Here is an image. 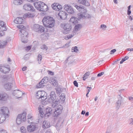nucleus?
<instances>
[{"instance_id": "obj_1", "label": "nucleus", "mask_w": 133, "mask_h": 133, "mask_svg": "<svg viewBox=\"0 0 133 133\" xmlns=\"http://www.w3.org/2000/svg\"><path fill=\"white\" fill-rule=\"evenodd\" d=\"M42 21L43 25L47 28H51L55 25V20L53 17L50 16H45L43 18Z\"/></svg>"}, {"instance_id": "obj_2", "label": "nucleus", "mask_w": 133, "mask_h": 133, "mask_svg": "<svg viewBox=\"0 0 133 133\" xmlns=\"http://www.w3.org/2000/svg\"><path fill=\"white\" fill-rule=\"evenodd\" d=\"M17 27L20 29L19 34L21 38L22 42L24 43H27L28 41L27 39L28 33L26 31V27L22 25H18Z\"/></svg>"}, {"instance_id": "obj_3", "label": "nucleus", "mask_w": 133, "mask_h": 133, "mask_svg": "<svg viewBox=\"0 0 133 133\" xmlns=\"http://www.w3.org/2000/svg\"><path fill=\"white\" fill-rule=\"evenodd\" d=\"M75 6L81 12L78 14V18L79 19L89 18L90 17V15L87 13V10L84 9L83 6H79L77 5H75Z\"/></svg>"}, {"instance_id": "obj_4", "label": "nucleus", "mask_w": 133, "mask_h": 133, "mask_svg": "<svg viewBox=\"0 0 133 133\" xmlns=\"http://www.w3.org/2000/svg\"><path fill=\"white\" fill-rule=\"evenodd\" d=\"M49 98L48 99V102L51 103L52 107L53 108H55L59 103L58 101L55 100L56 96L54 91H51L50 93V96H49Z\"/></svg>"}, {"instance_id": "obj_5", "label": "nucleus", "mask_w": 133, "mask_h": 133, "mask_svg": "<svg viewBox=\"0 0 133 133\" xmlns=\"http://www.w3.org/2000/svg\"><path fill=\"white\" fill-rule=\"evenodd\" d=\"M34 5L35 8L39 11H46L48 10V6L41 1L35 2Z\"/></svg>"}, {"instance_id": "obj_6", "label": "nucleus", "mask_w": 133, "mask_h": 133, "mask_svg": "<svg viewBox=\"0 0 133 133\" xmlns=\"http://www.w3.org/2000/svg\"><path fill=\"white\" fill-rule=\"evenodd\" d=\"M32 28L34 31L39 33L45 32L47 30L46 28L37 24H34Z\"/></svg>"}, {"instance_id": "obj_7", "label": "nucleus", "mask_w": 133, "mask_h": 133, "mask_svg": "<svg viewBox=\"0 0 133 133\" xmlns=\"http://www.w3.org/2000/svg\"><path fill=\"white\" fill-rule=\"evenodd\" d=\"M26 115V113L25 112H23L22 114L18 115L16 119L17 123L19 124L25 121Z\"/></svg>"}, {"instance_id": "obj_8", "label": "nucleus", "mask_w": 133, "mask_h": 133, "mask_svg": "<svg viewBox=\"0 0 133 133\" xmlns=\"http://www.w3.org/2000/svg\"><path fill=\"white\" fill-rule=\"evenodd\" d=\"M55 107L56 108L54 112L53 116L54 117H57L62 113L63 107L61 105L58 104Z\"/></svg>"}, {"instance_id": "obj_9", "label": "nucleus", "mask_w": 133, "mask_h": 133, "mask_svg": "<svg viewBox=\"0 0 133 133\" xmlns=\"http://www.w3.org/2000/svg\"><path fill=\"white\" fill-rule=\"evenodd\" d=\"M48 81V78L47 77H45L41 80V81L38 84L37 87V88H41L45 86L44 84L47 83Z\"/></svg>"}, {"instance_id": "obj_10", "label": "nucleus", "mask_w": 133, "mask_h": 133, "mask_svg": "<svg viewBox=\"0 0 133 133\" xmlns=\"http://www.w3.org/2000/svg\"><path fill=\"white\" fill-rule=\"evenodd\" d=\"M23 9L26 11H34L35 10L33 6L30 4H24L23 6Z\"/></svg>"}, {"instance_id": "obj_11", "label": "nucleus", "mask_w": 133, "mask_h": 133, "mask_svg": "<svg viewBox=\"0 0 133 133\" xmlns=\"http://www.w3.org/2000/svg\"><path fill=\"white\" fill-rule=\"evenodd\" d=\"M0 67V71L4 74L8 73L10 70V67L9 65Z\"/></svg>"}, {"instance_id": "obj_12", "label": "nucleus", "mask_w": 133, "mask_h": 133, "mask_svg": "<svg viewBox=\"0 0 133 133\" xmlns=\"http://www.w3.org/2000/svg\"><path fill=\"white\" fill-rule=\"evenodd\" d=\"M52 8L56 11H59L62 9V6L58 3H54L51 5Z\"/></svg>"}, {"instance_id": "obj_13", "label": "nucleus", "mask_w": 133, "mask_h": 133, "mask_svg": "<svg viewBox=\"0 0 133 133\" xmlns=\"http://www.w3.org/2000/svg\"><path fill=\"white\" fill-rule=\"evenodd\" d=\"M2 114L3 115L6 117H8V113H9V110L8 108L7 107H2L1 109Z\"/></svg>"}, {"instance_id": "obj_14", "label": "nucleus", "mask_w": 133, "mask_h": 133, "mask_svg": "<svg viewBox=\"0 0 133 133\" xmlns=\"http://www.w3.org/2000/svg\"><path fill=\"white\" fill-rule=\"evenodd\" d=\"M13 95L15 96L17 98H19L21 97L23 93L22 92L18 90H14L13 92Z\"/></svg>"}, {"instance_id": "obj_15", "label": "nucleus", "mask_w": 133, "mask_h": 133, "mask_svg": "<svg viewBox=\"0 0 133 133\" xmlns=\"http://www.w3.org/2000/svg\"><path fill=\"white\" fill-rule=\"evenodd\" d=\"M118 100L116 103V107L119 109L122 105L123 100L122 96L120 95L118 96Z\"/></svg>"}, {"instance_id": "obj_16", "label": "nucleus", "mask_w": 133, "mask_h": 133, "mask_svg": "<svg viewBox=\"0 0 133 133\" xmlns=\"http://www.w3.org/2000/svg\"><path fill=\"white\" fill-rule=\"evenodd\" d=\"M66 13L65 12L63 11H61L58 14L59 17L60 18L62 19H65L66 18Z\"/></svg>"}, {"instance_id": "obj_17", "label": "nucleus", "mask_w": 133, "mask_h": 133, "mask_svg": "<svg viewBox=\"0 0 133 133\" xmlns=\"http://www.w3.org/2000/svg\"><path fill=\"white\" fill-rule=\"evenodd\" d=\"M8 97V95L5 93L0 94V100L5 101Z\"/></svg>"}, {"instance_id": "obj_18", "label": "nucleus", "mask_w": 133, "mask_h": 133, "mask_svg": "<svg viewBox=\"0 0 133 133\" xmlns=\"http://www.w3.org/2000/svg\"><path fill=\"white\" fill-rule=\"evenodd\" d=\"M62 32L64 34H66V23H62L61 24Z\"/></svg>"}, {"instance_id": "obj_19", "label": "nucleus", "mask_w": 133, "mask_h": 133, "mask_svg": "<svg viewBox=\"0 0 133 133\" xmlns=\"http://www.w3.org/2000/svg\"><path fill=\"white\" fill-rule=\"evenodd\" d=\"M0 30L3 31H5L7 30L6 25L4 22L0 21Z\"/></svg>"}, {"instance_id": "obj_20", "label": "nucleus", "mask_w": 133, "mask_h": 133, "mask_svg": "<svg viewBox=\"0 0 133 133\" xmlns=\"http://www.w3.org/2000/svg\"><path fill=\"white\" fill-rule=\"evenodd\" d=\"M23 22L22 18L21 17H18L16 18L14 21V23L17 24H20Z\"/></svg>"}, {"instance_id": "obj_21", "label": "nucleus", "mask_w": 133, "mask_h": 133, "mask_svg": "<svg viewBox=\"0 0 133 133\" xmlns=\"http://www.w3.org/2000/svg\"><path fill=\"white\" fill-rule=\"evenodd\" d=\"M36 128L35 125H30L27 127L28 131L30 132H32L34 131Z\"/></svg>"}, {"instance_id": "obj_22", "label": "nucleus", "mask_w": 133, "mask_h": 133, "mask_svg": "<svg viewBox=\"0 0 133 133\" xmlns=\"http://www.w3.org/2000/svg\"><path fill=\"white\" fill-rule=\"evenodd\" d=\"M77 1L79 3L86 6H88L90 5L89 3L87 1L85 0H77Z\"/></svg>"}, {"instance_id": "obj_23", "label": "nucleus", "mask_w": 133, "mask_h": 133, "mask_svg": "<svg viewBox=\"0 0 133 133\" xmlns=\"http://www.w3.org/2000/svg\"><path fill=\"white\" fill-rule=\"evenodd\" d=\"M12 84L10 83H8L5 84L4 85V88L7 90H11L12 88Z\"/></svg>"}, {"instance_id": "obj_24", "label": "nucleus", "mask_w": 133, "mask_h": 133, "mask_svg": "<svg viewBox=\"0 0 133 133\" xmlns=\"http://www.w3.org/2000/svg\"><path fill=\"white\" fill-rule=\"evenodd\" d=\"M24 0H13V3L14 4L19 5L22 4Z\"/></svg>"}, {"instance_id": "obj_25", "label": "nucleus", "mask_w": 133, "mask_h": 133, "mask_svg": "<svg viewBox=\"0 0 133 133\" xmlns=\"http://www.w3.org/2000/svg\"><path fill=\"white\" fill-rule=\"evenodd\" d=\"M77 18L74 17H72L69 20V22L73 24H75L77 23Z\"/></svg>"}, {"instance_id": "obj_26", "label": "nucleus", "mask_w": 133, "mask_h": 133, "mask_svg": "<svg viewBox=\"0 0 133 133\" xmlns=\"http://www.w3.org/2000/svg\"><path fill=\"white\" fill-rule=\"evenodd\" d=\"M50 125V124L48 122L44 121L43 122L42 127L43 128L45 129L49 127Z\"/></svg>"}, {"instance_id": "obj_27", "label": "nucleus", "mask_w": 133, "mask_h": 133, "mask_svg": "<svg viewBox=\"0 0 133 133\" xmlns=\"http://www.w3.org/2000/svg\"><path fill=\"white\" fill-rule=\"evenodd\" d=\"M67 12L70 14H73L74 12V11L72 7L68 5H67Z\"/></svg>"}, {"instance_id": "obj_28", "label": "nucleus", "mask_w": 133, "mask_h": 133, "mask_svg": "<svg viewBox=\"0 0 133 133\" xmlns=\"http://www.w3.org/2000/svg\"><path fill=\"white\" fill-rule=\"evenodd\" d=\"M34 16V14L28 12L24 14L23 16V17L24 18H27L32 17Z\"/></svg>"}, {"instance_id": "obj_29", "label": "nucleus", "mask_w": 133, "mask_h": 133, "mask_svg": "<svg viewBox=\"0 0 133 133\" xmlns=\"http://www.w3.org/2000/svg\"><path fill=\"white\" fill-rule=\"evenodd\" d=\"M82 27V25L81 24H77L75 25L74 28V31H77L79 30Z\"/></svg>"}, {"instance_id": "obj_30", "label": "nucleus", "mask_w": 133, "mask_h": 133, "mask_svg": "<svg viewBox=\"0 0 133 133\" xmlns=\"http://www.w3.org/2000/svg\"><path fill=\"white\" fill-rule=\"evenodd\" d=\"M6 116L2 115L1 113H0V123H2L6 119Z\"/></svg>"}, {"instance_id": "obj_31", "label": "nucleus", "mask_w": 133, "mask_h": 133, "mask_svg": "<svg viewBox=\"0 0 133 133\" xmlns=\"http://www.w3.org/2000/svg\"><path fill=\"white\" fill-rule=\"evenodd\" d=\"M51 83L54 86H56L57 85V82L54 78H52L51 79Z\"/></svg>"}, {"instance_id": "obj_32", "label": "nucleus", "mask_w": 133, "mask_h": 133, "mask_svg": "<svg viewBox=\"0 0 133 133\" xmlns=\"http://www.w3.org/2000/svg\"><path fill=\"white\" fill-rule=\"evenodd\" d=\"M101 52L102 53H104L106 55L110 54L109 50V49L103 50H101Z\"/></svg>"}, {"instance_id": "obj_33", "label": "nucleus", "mask_w": 133, "mask_h": 133, "mask_svg": "<svg viewBox=\"0 0 133 133\" xmlns=\"http://www.w3.org/2000/svg\"><path fill=\"white\" fill-rule=\"evenodd\" d=\"M41 96H40V97H41V100H44L46 99V98H44L46 97V95H45V93L44 91H41Z\"/></svg>"}, {"instance_id": "obj_34", "label": "nucleus", "mask_w": 133, "mask_h": 133, "mask_svg": "<svg viewBox=\"0 0 133 133\" xmlns=\"http://www.w3.org/2000/svg\"><path fill=\"white\" fill-rule=\"evenodd\" d=\"M41 91H39L37 92L36 94V97L37 98L39 99H41V97L40 96H41Z\"/></svg>"}, {"instance_id": "obj_35", "label": "nucleus", "mask_w": 133, "mask_h": 133, "mask_svg": "<svg viewBox=\"0 0 133 133\" xmlns=\"http://www.w3.org/2000/svg\"><path fill=\"white\" fill-rule=\"evenodd\" d=\"M56 91L57 94H60L63 91V89L59 87L56 89Z\"/></svg>"}, {"instance_id": "obj_36", "label": "nucleus", "mask_w": 133, "mask_h": 133, "mask_svg": "<svg viewBox=\"0 0 133 133\" xmlns=\"http://www.w3.org/2000/svg\"><path fill=\"white\" fill-rule=\"evenodd\" d=\"M41 37L43 40H46L48 39V35L47 34H45L42 35Z\"/></svg>"}, {"instance_id": "obj_37", "label": "nucleus", "mask_w": 133, "mask_h": 133, "mask_svg": "<svg viewBox=\"0 0 133 133\" xmlns=\"http://www.w3.org/2000/svg\"><path fill=\"white\" fill-rule=\"evenodd\" d=\"M79 50L76 46L73 47L71 48V51L72 52H78Z\"/></svg>"}, {"instance_id": "obj_38", "label": "nucleus", "mask_w": 133, "mask_h": 133, "mask_svg": "<svg viewBox=\"0 0 133 133\" xmlns=\"http://www.w3.org/2000/svg\"><path fill=\"white\" fill-rule=\"evenodd\" d=\"M52 109L51 108H48L46 109V114H48L49 113L51 114L52 113Z\"/></svg>"}, {"instance_id": "obj_39", "label": "nucleus", "mask_w": 133, "mask_h": 133, "mask_svg": "<svg viewBox=\"0 0 133 133\" xmlns=\"http://www.w3.org/2000/svg\"><path fill=\"white\" fill-rule=\"evenodd\" d=\"M7 42L6 41H1V48L4 47L6 45Z\"/></svg>"}, {"instance_id": "obj_40", "label": "nucleus", "mask_w": 133, "mask_h": 133, "mask_svg": "<svg viewBox=\"0 0 133 133\" xmlns=\"http://www.w3.org/2000/svg\"><path fill=\"white\" fill-rule=\"evenodd\" d=\"M20 130L22 133H25L26 132L25 128L23 126H22Z\"/></svg>"}, {"instance_id": "obj_41", "label": "nucleus", "mask_w": 133, "mask_h": 133, "mask_svg": "<svg viewBox=\"0 0 133 133\" xmlns=\"http://www.w3.org/2000/svg\"><path fill=\"white\" fill-rule=\"evenodd\" d=\"M65 95L64 94H62L60 96V98L61 99L62 101H64L65 99Z\"/></svg>"}, {"instance_id": "obj_42", "label": "nucleus", "mask_w": 133, "mask_h": 133, "mask_svg": "<svg viewBox=\"0 0 133 133\" xmlns=\"http://www.w3.org/2000/svg\"><path fill=\"white\" fill-rule=\"evenodd\" d=\"M41 48L42 49L44 50H46L48 49L47 47L44 44L43 45H42Z\"/></svg>"}, {"instance_id": "obj_43", "label": "nucleus", "mask_w": 133, "mask_h": 133, "mask_svg": "<svg viewBox=\"0 0 133 133\" xmlns=\"http://www.w3.org/2000/svg\"><path fill=\"white\" fill-rule=\"evenodd\" d=\"M38 110H39V113L40 114V116L41 117L43 116V112L42 110V109L41 108H40L39 107L38 108Z\"/></svg>"}, {"instance_id": "obj_44", "label": "nucleus", "mask_w": 133, "mask_h": 133, "mask_svg": "<svg viewBox=\"0 0 133 133\" xmlns=\"http://www.w3.org/2000/svg\"><path fill=\"white\" fill-rule=\"evenodd\" d=\"M101 27L103 30H105L107 28L106 26L104 24H102L101 26Z\"/></svg>"}, {"instance_id": "obj_45", "label": "nucleus", "mask_w": 133, "mask_h": 133, "mask_svg": "<svg viewBox=\"0 0 133 133\" xmlns=\"http://www.w3.org/2000/svg\"><path fill=\"white\" fill-rule=\"evenodd\" d=\"M116 51V50L115 49H112L110 51H109L110 54H113Z\"/></svg>"}, {"instance_id": "obj_46", "label": "nucleus", "mask_w": 133, "mask_h": 133, "mask_svg": "<svg viewBox=\"0 0 133 133\" xmlns=\"http://www.w3.org/2000/svg\"><path fill=\"white\" fill-rule=\"evenodd\" d=\"M90 74V72L88 71L87 72H86L84 75L85 77H87V78L88 76H89Z\"/></svg>"}, {"instance_id": "obj_47", "label": "nucleus", "mask_w": 133, "mask_h": 133, "mask_svg": "<svg viewBox=\"0 0 133 133\" xmlns=\"http://www.w3.org/2000/svg\"><path fill=\"white\" fill-rule=\"evenodd\" d=\"M27 122L29 123H33L32 118H31L29 119H27Z\"/></svg>"}, {"instance_id": "obj_48", "label": "nucleus", "mask_w": 133, "mask_h": 133, "mask_svg": "<svg viewBox=\"0 0 133 133\" xmlns=\"http://www.w3.org/2000/svg\"><path fill=\"white\" fill-rule=\"evenodd\" d=\"M73 83H74V85L77 87H78V83L76 81H74V82H73Z\"/></svg>"}, {"instance_id": "obj_49", "label": "nucleus", "mask_w": 133, "mask_h": 133, "mask_svg": "<svg viewBox=\"0 0 133 133\" xmlns=\"http://www.w3.org/2000/svg\"><path fill=\"white\" fill-rule=\"evenodd\" d=\"M104 74V72H102L101 73H100L98 74L97 75V76L98 77H100L102 75H103Z\"/></svg>"}, {"instance_id": "obj_50", "label": "nucleus", "mask_w": 133, "mask_h": 133, "mask_svg": "<svg viewBox=\"0 0 133 133\" xmlns=\"http://www.w3.org/2000/svg\"><path fill=\"white\" fill-rule=\"evenodd\" d=\"M74 36V35L72 34L70 35L69 36H67V40L71 38Z\"/></svg>"}, {"instance_id": "obj_51", "label": "nucleus", "mask_w": 133, "mask_h": 133, "mask_svg": "<svg viewBox=\"0 0 133 133\" xmlns=\"http://www.w3.org/2000/svg\"><path fill=\"white\" fill-rule=\"evenodd\" d=\"M31 47L30 46H28L25 48V49L27 51H28L29 50L31 49Z\"/></svg>"}, {"instance_id": "obj_52", "label": "nucleus", "mask_w": 133, "mask_h": 133, "mask_svg": "<svg viewBox=\"0 0 133 133\" xmlns=\"http://www.w3.org/2000/svg\"><path fill=\"white\" fill-rule=\"evenodd\" d=\"M4 32L3 31H0V36H2L4 35Z\"/></svg>"}, {"instance_id": "obj_53", "label": "nucleus", "mask_w": 133, "mask_h": 133, "mask_svg": "<svg viewBox=\"0 0 133 133\" xmlns=\"http://www.w3.org/2000/svg\"><path fill=\"white\" fill-rule=\"evenodd\" d=\"M72 59V60H71V62H69L68 64H71L72 63H73L74 62H76V60L75 59Z\"/></svg>"}, {"instance_id": "obj_54", "label": "nucleus", "mask_w": 133, "mask_h": 133, "mask_svg": "<svg viewBox=\"0 0 133 133\" xmlns=\"http://www.w3.org/2000/svg\"><path fill=\"white\" fill-rule=\"evenodd\" d=\"M128 59H122V60L120 62V63L121 64H122L123 62L125 61L126 60H127Z\"/></svg>"}, {"instance_id": "obj_55", "label": "nucleus", "mask_w": 133, "mask_h": 133, "mask_svg": "<svg viewBox=\"0 0 133 133\" xmlns=\"http://www.w3.org/2000/svg\"><path fill=\"white\" fill-rule=\"evenodd\" d=\"M87 88L88 89V88H89L88 89V91H87L88 94L89 92L92 89V88L91 87H87Z\"/></svg>"}, {"instance_id": "obj_56", "label": "nucleus", "mask_w": 133, "mask_h": 133, "mask_svg": "<svg viewBox=\"0 0 133 133\" xmlns=\"http://www.w3.org/2000/svg\"><path fill=\"white\" fill-rule=\"evenodd\" d=\"M129 121L130 122V124L132 125L133 124V119L132 118H130L129 119Z\"/></svg>"}, {"instance_id": "obj_57", "label": "nucleus", "mask_w": 133, "mask_h": 133, "mask_svg": "<svg viewBox=\"0 0 133 133\" xmlns=\"http://www.w3.org/2000/svg\"><path fill=\"white\" fill-rule=\"evenodd\" d=\"M69 26V28H67V31H70L72 27L69 24H68Z\"/></svg>"}, {"instance_id": "obj_58", "label": "nucleus", "mask_w": 133, "mask_h": 133, "mask_svg": "<svg viewBox=\"0 0 133 133\" xmlns=\"http://www.w3.org/2000/svg\"><path fill=\"white\" fill-rule=\"evenodd\" d=\"M28 118L27 119H29L31 118H32V116H31L30 114H29L28 117Z\"/></svg>"}, {"instance_id": "obj_59", "label": "nucleus", "mask_w": 133, "mask_h": 133, "mask_svg": "<svg viewBox=\"0 0 133 133\" xmlns=\"http://www.w3.org/2000/svg\"><path fill=\"white\" fill-rule=\"evenodd\" d=\"M0 133H7V132L6 131L2 130L0 131Z\"/></svg>"}, {"instance_id": "obj_60", "label": "nucleus", "mask_w": 133, "mask_h": 133, "mask_svg": "<svg viewBox=\"0 0 133 133\" xmlns=\"http://www.w3.org/2000/svg\"><path fill=\"white\" fill-rule=\"evenodd\" d=\"M131 11L130 10H127V14L129 15H130L131 13Z\"/></svg>"}, {"instance_id": "obj_61", "label": "nucleus", "mask_w": 133, "mask_h": 133, "mask_svg": "<svg viewBox=\"0 0 133 133\" xmlns=\"http://www.w3.org/2000/svg\"><path fill=\"white\" fill-rule=\"evenodd\" d=\"M42 59H37V61H38V63L40 64L41 63V61Z\"/></svg>"}, {"instance_id": "obj_62", "label": "nucleus", "mask_w": 133, "mask_h": 133, "mask_svg": "<svg viewBox=\"0 0 133 133\" xmlns=\"http://www.w3.org/2000/svg\"><path fill=\"white\" fill-rule=\"evenodd\" d=\"M49 74L51 75H54V72H52L51 71H49Z\"/></svg>"}, {"instance_id": "obj_63", "label": "nucleus", "mask_w": 133, "mask_h": 133, "mask_svg": "<svg viewBox=\"0 0 133 133\" xmlns=\"http://www.w3.org/2000/svg\"><path fill=\"white\" fill-rule=\"evenodd\" d=\"M129 99L130 100L133 101V97H129Z\"/></svg>"}, {"instance_id": "obj_64", "label": "nucleus", "mask_w": 133, "mask_h": 133, "mask_svg": "<svg viewBox=\"0 0 133 133\" xmlns=\"http://www.w3.org/2000/svg\"><path fill=\"white\" fill-rule=\"evenodd\" d=\"M45 133H52V132L50 130H47L46 131Z\"/></svg>"}]
</instances>
